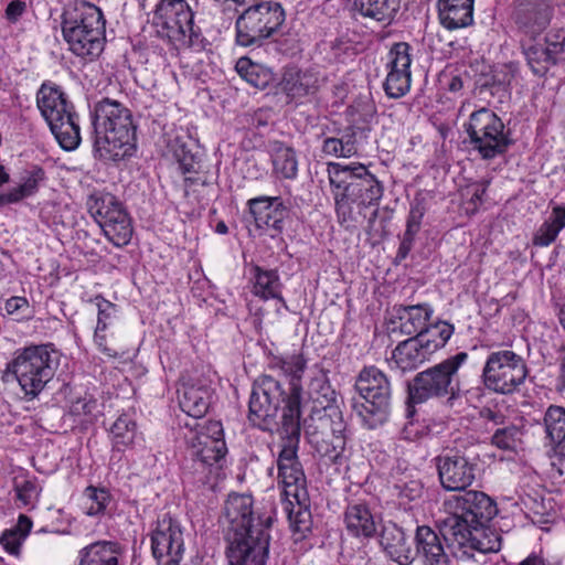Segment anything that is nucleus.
<instances>
[{
	"label": "nucleus",
	"instance_id": "6ab92c4d",
	"mask_svg": "<svg viewBox=\"0 0 565 565\" xmlns=\"http://www.w3.org/2000/svg\"><path fill=\"white\" fill-rule=\"evenodd\" d=\"M412 47L406 42L393 44L386 63L384 90L390 98H401L411 89L412 83Z\"/></svg>",
	"mask_w": 565,
	"mask_h": 565
},
{
	"label": "nucleus",
	"instance_id": "79ce46f5",
	"mask_svg": "<svg viewBox=\"0 0 565 565\" xmlns=\"http://www.w3.org/2000/svg\"><path fill=\"white\" fill-rule=\"evenodd\" d=\"M236 71L243 79L259 89L266 88L273 81V73L268 67L254 63L248 57L237 61Z\"/></svg>",
	"mask_w": 565,
	"mask_h": 565
},
{
	"label": "nucleus",
	"instance_id": "423d86ee",
	"mask_svg": "<svg viewBox=\"0 0 565 565\" xmlns=\"http://www.w3.org/2000/svg\"><path fill=\"white\" fill-rule=\"evenodd\" d=\"M105 26L102 10L84 0L68 4L62 14V33L70 50L90 61L104 51Z\"/></svg>",
	"mask_w": 565,
	"mask_h": 565
},
{
	"label": "nucleus",
	"instance_id": "680f3d73",
	"mask_svg": "<svg viewBox=\"0 0 565 565\" xmlns=\"http://www.w3.org/2000/svg\"><path fill=\"white\" fill-rule=\"evenodd\" d=\"M26 4L21 0L11 1L6 9V18L11 22L15 23L25 12Z\"/></svg>",
	"mask_w": 565,
	"mask_h": 565
},
{
	"label": "nucleus",
	"instance_id": "6e6552de",
	"mask_svg": "<svg viewBox=\"0 0 565 565\" xmlns=\"http://www.w3.org/2000/svg\"><path fill=\"white\" fill-rule=\"evenodd\" d=\"M156 34L177 50L201 51L204 36L194 25V12L186 0H160L150 19Z\"/></svg>",
	"mask_w": 565,
	"mask_h": 565
},
{
	"label": "nucleus",
	"instance_id": "de8ad7c7",
	"mask_svg": "<svg viewBox=\"0 0 565 565\" xmlns=\"http://www.w3.org/2000/svg\"><path fill=\"white\" fill-rule=\"evenodd\" d=\"M90 302H93L97 308L96 328H99V330H107L117 319V306L105 299L102 295H97L92 298Z\"/></svg>",
	"mask_w": 565,
	"mask_h": 565
},
{
	"label": "nucleus",
	"instance_id": "72a5a7b5",
	"mask_svg": "<svg viewBox=\"0 0 565 565\" xmlns=\"http://www.w3.org/2000/svg\"><path fill=\"white\" fill-rule=\"evenodd\" d=\"M429 359L423 344L412 337L401 342L392 352V362L402 372L412 371Z\"/></svg>",
	"mask_w": 565,
	"mask_h": 565
},
{
	"label": "nucleus",
	"instance_id": "a19ab883",
	"mask_svg": "<svg viewBox=\"0 0 565 565\" xmlns=\"http://www.w3.org/2000/svg\"><path fill=\"white\" fill-rule=\"evenodd\" d=\"M273 172L279 179H296L298 159L296 151L288 146L277 143L271 152Z\"/></svg>",
	"mask_w": 565,
	"mask_h": 565
},
{
	"label": "nucleus",
	"instance_id": "f257e3e1",
	"mask_svg": "<svg viewBox=\"0 0 565 565\" xmlns=\"http://www.w3.org/2000/svg\"><path fill=\"white\" fill-rule=\"evenodd\" d=\"M300 356L305 361V366L297 377L298 385L302 390L300 379L305 372L307 361L300 353L290 355L273 356L269 362V367L278 371L285 376L289 377L288 392L281 388L280 383L270 375L259 376L253 385L252 394L248 403V420L255 427L264 430L271 431L277 427V412L280 403L286 406V398L290 394L291 375L285 373L282 370L273 366L275 359H289ZM302 403L311 404V413L319 415V418L334 419V411L341 412L337 405V393L332 388L327 372L318 365L311 367L307 375L305 393L300 391V406Z\"/></svg>",
	"mask_w": 565,
	"mask_h": 565
},
{
	"label": "nucleus",
	"instance_id": "58836bf2",
	"mask_svg": "<svg viewBox=\"0 0 565 565\" xmlns=\"http://www.w3.org/2000/svg\"><path fill=\"white\" fill-rule=\"evenodd\" d=\"M565 227V206L556 205L550 216L537 228L533 236V244L540 247L551 245L557 238L559 232Z\"/></svg>",
	"mask_w": 565,
	"mask_h": 565
},
{
	"label": "nucleus",
	"instance_id": "9b49d317",
	"mask_svg": "<svg viewBox=\"0 0 565 565\" xmlns=\"http://www.w3.org/2000/svg\"><path fill=\"white\" fill-rule=\"evenodd\" d=\"M529 375L524 358L512 350L490 352L484 361L481 381L493 393L510 395L519 392Z\"/></svg>",
	"mask_w": 565,
	"mask_h": 565
},
{
	"label": "nucleus",
	"instance_id": "a18cd8bd",
	"mask_svg": "<svg viewBox=\"0 0 565 565\" xmlns=\"http://www.w3.org/2000/svg\"><path fill=\"white\" fill-rule=\"evenodd\" d=\"M70 412L82 422L90 423L103 414V405L93 394L86 393L72 403Z\"/></svg>",
	"mask_w": 565,
	"mask_h": 565
},
{
	"label": "nucleus",
	"instance_id": "20e7f679",
	"mask_svg": "<svg viewBox=\"0 0 565 565\" xmlns=\"http://www.w3.org/2000/svg\"><path fill=\"white\" fill-rule=\"evenodd\" d=\"M268 520L254 518L253 498L232 493L224 505L230 565H265L269 547Z\"/></svg>",
	"mask_w": 565,
	"mask_h": 565
},
{
	"label": "nucleus",
	"instance_id": "13d9d810",
	"mask_svg": "<svg viewBox=\"0 0 565 565\" xmlns=\"http://www.w3.org/2000/svg\"><path fill=\"white\" fill-rule=\"evenodd\" d=\"M425 214V207L422 203L416 202L412 204L409 215L407 218L406 231L408 235H416L420 228L422 220Z\"/></svg>",
	"mask_w": 565,
	"mask_h": 565
},
{
	"label": "nucleus",
	"instance_id": "a878e982",
	"mask_svg": "<svg viewBox=\"0 0 565 565\" xmlns=\"http://www.w3.org/2000/svg\"><path fill=\"white\" fill-rule=\"evenodd\" d=\"M440 530L437 532L428 525H419L415 532V556L423 559V565H449L448 555L441 541Z\"/></svg>",
	"mask_w": 565,
	"mask_h": 565
},
{
	"label": "nucleus",
	"instance_id": "774afa93",
	"mask_svg": "<svg viewBox=\"0 0 565 565\" xmlns=\"http://www.w3.org/2000/svg\"><path fill=\"white\" fill-rule=\"evenodd\" d=\"M558 388L565 390V348L559 350V376H558Z\"/></svg>",
	"mask_w": 565,
	"mask_h": 565
},
{
	"label": "nucleus",
	"instance_id": "c03bdc74",
	"mask_svg": "<svg viewBox=\"0 0 565 565\" xmlns=\"http://www.w3.org/2000/svg\"><path fill=\"white\" fill-rule=\"evenodd\" d=\"M524 436L523 427L511 424L494 429L491 443L502 450H514L521 444Z\"/></svg>",
	"mask_w": 565,
	"mask_h": 565
},
{
	"label": "nucleus",
	"instance_id": "0e129e2a",
	"mask_svg": "<svg viewBox=\"0 0 565 565\" xmlns=\"http://www.w3.org/2000/svg\"><path fill=\"white\" fill-rule=\"evenodd\" d=\"M31 527H32V521L26 515L21 514L18 519L17 526L13 527L12 530H18V533L20 535H23V537L25 539L28 536V534L30 533Z\"/></svg>",
	"mask_w": 565,
	"mask_h": 565
},
{
	"label": "nucleus",
	"instance_id": "473e14b6",
	"mask_svg": "<svg viewBox=\"0 0 565 565\" xmlns=\"http://www.w3.org/2000/svg\"><path fill=\"white\" fill-rule=\"evenodd\" d=\"M344 523L348 532L356 537H371L376 533L375 519L370 508L363 503L347 508Z\"/></svg>",
	"mask_w": 565,
	"mask_h": 565
},
{
	"label": "nucleus",
	"instance_id": "f03ea898",
	"mask_svg": "<svg viewBox=\"0 0 565 565\" xmlns=\"http://www.w3.org/2000/svg\"><path fill=\"white\" fill-rule=\"evenodd\" d=\"M445 505L449 515L440 521L443 539L457 558H471L475 552L497 553L501 539L488 523L497 515V503L484 492L469 490L452 495Z\"/></svg>",
	"mask_w": 565,
	"mask_h": 565
},
{
	"label": "nucleus",
	"instance_id": "2f4dec72",
	"mask_svg": "<svg viewBox=\"0 0 565 565\" xmlns=\"http://www.w3.org/2000/svg\"><path fill=\"white\" fill-rule=\"evenodd\" d=\"M120 545L113 541H96L77 553V565H119Z\"/></svg>",
	"mask_w": 565,
	"mask_h": 565
},
{
	"label": "nucleus",
	"instance_id": "b1692460",
	"mask_svg": "<svg viewBox=\"0 0 565 565\" xmlns=\"http://www.w3.org/2000/svg\"><path fill=\"white\" fill-rule=\"evenodd\" d=\"M249 212L258 228H271L280 233L287 213L279 196H258L248 201Z\"/></svg>",
	"mask_w": 565,
	"mask_h": 565
},
{
	"label": "nucleus",
	"instance_id": "37998d69",
	"mask_svg": "<svg viewBox=\"0 0 565 565\" xmlns=\"http://www.w3.org/2000/svg\"><path fill=\"white\" fill-rule=\"evenodd\" d=\"M110 493L104 488L87 487L83 493V510L88 516L104 514L110 502Z\"/></svg>",
	"mask_w": 565,
	"mask_h": 565
},
{
	"label": "nucleus",
	"instance_id": "412c9836",
	"mask_svg": "<svg viewBox=\"0 0 565 565\" xmlns=\"http://www.w3.org/2000/svg\"><path fill=\"white\" fill-rule=\"evenodd\" d=\"M334 419L319 418V431L310 433V443L320 457L337 462L345 447V423L341 412L333 413Z\"/></svg>",
	"mask_w": 565,
	"mask_h": 565
},
{
	"label": "nucleus",
	"instance_id": "7ed1b4c3",
	"mask_svg": "<svg viewBox=\"0 0 565 565\" xmlns=\"http://www.w3.org/2000/svg\"><path fill=\"white\" fill-rule=\"evenodd\" d=\"M273 366L282 370L291 375L290 394L285 399L282 407L281 423L278 428L281 438V449L277 458L278 481L282 487L286 499L292 504L294 501L300 507H307L308 491L307 480L302 465L298 458L300 441V386L297 377L305 366L300 356L289 359H275Z\"/></svg>",
	"mask_w": 565,
	"mask_h": 565
},
{
	"label": "nucleus",
	"instance_id": "69168bd1",
	"mask_svg": "<svg viewBox=\"0 0 565 565\" xmlns=\"http://www.w3.org/2000/svg\"><path fill=\"white\" fill-rule=\"evenodd\" d=\"M305 516H309V513L307 511H298L295 520H292V516L290 515L291 523L295 526L296 531L303 532L309 529L305 520Z\"/></svg>",
	"mask_w": 565,
	"mask_h": 565
},
{
	"label": "nucleus",
	"instance_id": "c85d7f7f",
	"mask_svg": "<svg viewBox=\"0 0 565 565\" xmlns=\"http://www.w3.org/2000/svg\"><path fill=\"white\" fill-rule=\"evenodd\" d=\"M44 170L38 166L25 169L14 186L0 192V209L19 204L35 195L39 191L40 183L44 180Z\"/></svg>",
	"mask_w": 565,
	"mask_h": 565
},
{
	"label": "nucleus",
	"instance_id": "09e8293b",
	"mask_svg": "<svg viewBox=\"0 0 565 565\" xmlns=\"http://www.w3.org/2000/svg\"><path fill=\"white\" fill-rule=\"evenodd\" d=\"M395 495L401 505L418 500L423 494V484L416 479H402L394 484Z\"/></svg>",
	"mask_w": 565,
	"mask_h": 565
},
{
	"label": "nucleus",
	"instance_id": "f704fd0d",
	"mask_svg": "<svg viewBox=\"0 0 565 565\" xmlns=\"http://www.w3.org/2000/svg\"><path fill=\"white\" fill-rule=\"evenodd\" d=\"M211 397L210 388L204 385H184L179 404L189 416L201 418L209 411Z\"/></svg>",
	"mask_w": 565,
	"mask_h": 565
},
{
	"label": "nucleus",
	"instance_id": "603ef678",
	"mask_svg": "<svg viewBox=\"0 0 565 565\" xmlns=\"http://www.w3.org/2000/svg\"><path fill=\"white\" fill-rule=\"evenodd\" d=\"M172 151L178 162V168L183 174L196 172L199 160L184 143L177 145Z\"/></svg>",
	"mask_w": 565,
	"mask_h": 565
},
{
	"label": "nucleus",
	"instance_id": "f8f14e48",
	"mask_svg": "<svg viewBox=\"0 0 565 565\" xmlns=\"http://www.w3.org/2000/svg\"><path fill=\"white\" fill-rule=\"evenodd\" d=\"M355 388L364 399L355 405L364 425L373 429L386 422L392 393L386 374L376 366H365L358 375Z\"/></svg>",
	"mask_w": 565,
	"mask_h": 565
},
{
	"label": "nucleus",
	"instance_id": "aec40b11",
	"mask_svg": "<svg viewBox=\"0 0 565 565\" xmlns=\"http://www.w3.org/2000/svg\"><path fill=\"white\" fill-rule=\"evenodd\" d=\"M522 46L527 65L537 76L545 75L552 65L565 62L564 33H548L543 41Z\"/></svg>",
	"mask_w": 565,
	"mask_h": 565
},
{
	"label": "nucleus",
	"instance_id": "5701e85b",
	"mask_svg": "<svg viewBox=\"0 0 565 565\" xmlns=\"http://www.w3.org/2000/svg\"><path fill=\"white\" fill-rule=\"evenodd\" d=\"M552 8L545 0H515L512 20L518 31L534 39L550 24Z\"/></svg>",
	"mask_w": 565,
	"mask_h": 565
},
{
	"label": "nucleus",
	"instance_id": "0eeeda50",
	"mask_svg": "<svg viewBox=\"0 0 565 565\" xmlns=\"http://www.w3.org/2000/svg\"><path fill=\"white\" fill-rule=\"evenodd\" d=\"M58 364L60 353L51 344L29 345L14 351L6 375L13 376L24 394L34 398L54 377Z\"/></svg>",
	"mask_w": 565,
	"mask_h": 565
},
{
	"label": "nucleus",
	"instance_id": "a211bd4d",
	"mask_svg": "<svg viewBox=\"0 0 565 565\" xmlns=\"http://www.w3.org/2000/svg\"><path fill=\"white\" fill-rule=\"evenodd\" d=\"M192 456L204 465L218 462L226 454L223 425L218 420L199 424L189 438Z\"/></svg>",
	"mask_w": 565,
	"mask_h": 565
},
{
	"label": "nucleus",
	"instance_id": "338daca9",
	"mask_svg": "<svg viewBox=\"0 0 565 565\" xmlns=\"http://www.w3.org/2000/svg\"><path fill=\"white\" fill-rule=\"evenodd\" d=\"M415 235H408V231H405L401 246H399V254L405 257L408 252L412 249L413 242H414Z\"/></svg>",
	"mask_w": 565,
	"mask_h": 565
},
{
	"label": "nucleus",
	"instance_id": "8fccbe9b",
	"mask_svg": "<svg viewBox=\"0 0 565 565\" xmlns=\"http://www.w3.org/2000/svg\"><path fill=\"white\" fill-rule=\"evenodd\" d=\"M7 315L14 317L17 321H29L33 319L34 311L25 297L12 296L4 302Z\"/></svg>",
	"mask_w": 565,
	"mask_h": 565
},
{
	"label": "nucleus",
	"instance_id": "3c124183",
	"mask_svg": "<svg viewBox=\"0 0 565 565\" xmlns=\"http://www.w3.org/2000/svg\"><path fill=\"white\" fill-rule=\"evenodd\" d=\"M332 192L334 196L335 212L340 224L351 222L353 220L352 203H356V201H353L352 196H349V193L344 191V189L332 188Z\"/></svg>",
	"mask_w": 565,
	"mask_h": 565
},
{
	"label": "nucleus",
	"instance_id": "bf43d9fd",
	"mask_svg": "<svg viewBox=\"0 0 565 565\" xmlns=\"http://www.w3.org/2000/svg\"><path fill=\"white\" fill-rule=\"evenodd\" d=\"M106 331L107 330H99V328H95L94 343L97 347V349L109 358H117L119 356L118 351L107 344Z\"/></svg>",
	"mask_w": 565,
	"mask_h": 565
},
{
	"label": "nucleus",
	"instance_id": "c9c22d12",
	"mask_svg": "<svg viewBox=\"0 0 565 565\" xmlns=\"http://www.w3.org/2000/svg\"><path fill=\"white\" fill-rule=\"evenodd\" d=\"M401 331L407 335L419 334L428 326L434 309L428 303L405 306L398 309Z\"/></svg>",
	"mask_w": 565,
	"mask_h": 565
},
{
	"label": "nucleus",
	"instance_id": "49530a36",
	"mask_svg": "<svg viewBox=\"0 0 565 565\" xmlns=\"http://www.w3.org/2000/svg\"><path fill=\"white\" fill-rule=\"evenodd\" d=\"M321 150L327 156L350 158L356 153L355 138L353 135H343L341 138L328 137L323 140Z\"/></svg>",
	"mask_w": 565,
	"mask_h": 565
},
{
	"label": "nucleus",
	"instance_id": "c756f323",
	"mask_svg": "<svg viewBox=\"0 0 565 565\" xmlns=\"http://www.w3.org/2000/svg\"><path fill=\"white\" fill-rule=\"evenodd\" d=\"M252 294L263 300H278L287 310L288 306L282 297V282L276 269H265L260 266H253L250 269Z\"/></svg>",
	"mask_w": 565,
	"mask_h": 565
},
{
	"label": "nucleus",
	"instance_id": "ea45409f",
	"mask_svg": "<svg viewBox=\"0 0 565 565\" xmlns=\"http://www.w3.org/2000/svg\"><path fill=\"white\" fill-rule=\"evenodd\" d=\"M452 333V324L446 321H438L434 324H428L425 330L415 335V338L423 344L426 353L430 356L437 350L446 345Z\"/></svg>",
	"mask_w": 565,
	"mask_h": 565
},
{
	"label": "nucleus",
	"instance_id": "4c0bfd02",
	"mask_svg": "<svg viewBox=\"0 0 565 565\" xmlns=\"http://www.w3.org/2000/svg\"><path fill=\"white\" fill-rule=\"evenodd\" d=\"M138 437L137 423L131 415L126 413L119 415L109 428L113 448L118 451L132 447Z\"/></svg>",
	"mask_w": 565,
	"mask_h": 565
},
{
	"label": "nucleus",
	"instance_id": "39448f33",
	"mask_svg": "<svg viewBox=\"0 0 565 565\" xmlns=\"http://www.w3.org/2000/svg\"><path fill=\"white\" fill-rule=\"evenodd\" d=\"M93 125L95 151L100 159L118 161L132 154L136 126L130 109L125 105L103 98L94 106Z\"/></svg>",
	"mask_w": 565,
	"mask_h": 565
},
{
	"label": "nucleus",
	"instance_id": "4be33fe9",
	"mask_svg": "<svg viewBox=\"0 0 565 565\" xmlns=\"http://www.w3.org/2000/svg\"><path fill=\"white\" fill-rule=\"evenodd\" d=\"M441 487L447 491H462L476 479L477 466L458 452H448L436 458Z\"/></svg>",
	"mask_w": 565,
	"mask_h": 565
},
{
	"label": "nucleus",
	"instance_id": "e2e57ef3",
	"mask_svg": "<svg viewBox=\"0 0 565 565\" xmlns=\"http://www.w3.org/2000/svg\"><path fill=\"white\" fill-rule=\"evenodd\" d=\"M481 417L487 425L492 424L497 428L505 426V416L500 411L484 408L481 412Z\"/></svg>",
	"mask_w": 565,
	"mask_h": 565
},
{
	"label": "nucleus",
	"instance_id": "6e6d98bb",
	"mask_svg": "<svg viewBox=\"0 0 565 565\" xmlns=\"http://www.w3.org/2000/svg\"><path fill=\"white\" fill-rule=\"evenodd\" d=\"M15 492L18 500L23 505H30L35 502L39 497V489L35 482L31 480H23L15 484Z\"/></svg>",
	"mask_w": 565,
	"mask_h": 565
},
{
	"label": "nucleus",
	"instance_id": "ddd939ff",
	"mask_svg": "<svg viewBox=\"0 0 565 565\" xmlns=\"http://www.w3.org/2000/svg\"><path fill=\"white\" fill-rule=\"evenodd\" d=\"M327 171L332 188L344 189L363 206L377 204L383 196V185L362 163L330 162Z\"/></svg>",
	"mask_w": 565,
	"mask_h": 565
},
{
	"label": "nucleus",
	"instance_id": "cd10ccee",
	"mask_svg": "<svg viewBox=\"0 0 565 565\" xmlns=\"http://www.w3.org/2000/svg\"><path fill=\"white\" fill-rule=\"evenodd\" d=\"M475 0H438L440 24L447 30L467 28L473 23Z\"/></svg>",
	"mask_w": 565,
	"mask_h": 565
},
{
	"label": "nucleus",
	"instance_id": "393cba45",
	"mask_svg": "<svg viewBox=\"0 0 565 565\" xmlns=\"http://www.w3.org/2000/svg\"><path fill=\"white\" fill-rule=\"evenodd\" d=\"M401 8V0H354L353 11L356 20L377 26L391 25Z\"/></svg>",
	"mask_w": 565,
	"mask_h": 565
},
{
	"label": "nucleus",
	"instance_id": "e433bc0d",
	"mask_svg": "<svg viewBox=\"0 0 565 565\" xmlns=\"http://www.w3.org/2000/svg\"><path fill=\"white\" fill-rule=\"evenodd\" d=\"M546 438L554 446L555 452L565 459V408L550 406L543 418Z\"/></svg>",
	"mask_w": 565,
	"mask_h": 565
},
{
	"label": "nucleus",
	"instance_id": "1a4fd4ad",
	"mask_svg": "<svg viewBox=\"0 0 565 565\" xmlns=\"http://www.w3.org/2000/svg\"><path fill=\"white\" fill-rule=\"evenodd\" d=\"M36 106L58 145L67 151L81 143L79 116L62 88L45 82L36 93Z\"/></svg>",
	"mask_w": 565,
	"mask_h": 565
},
{
	"label": "nucleus",
	"instance_id": "bb28decb",
	"mask_svg": "<svg viewBox=\"0 0 565 565\" xmlns=\"http://www.w3.org/2000/svg\"><path fill=\"white\" fill-rule=\"evenodd\" d=\"M380 544L385 554L399 565H411L415 561V553L405 532L396 524L383 527Z\"/></svg>",
	"mask_w": 565,
	"mask_h": 565
},
{
	"label": "nucleus",
	"instance_id": "052dcab7",
	"mask_svg": "<svg viewBox=\"0 0 565 565\" xmlns=\"http://www.w3.org/2000/svg\"><path fill=\"white\" fill-rule=\"evenodd\" d=\"M518 565H561V561L556 557L546 556L540 551L532 552Z\"/></svg>",
	"mask_w": 565,
	"mask_h": 565
},
{
	"label": "nucleus",
	"instance_id": "dca6fc26",
	"mask_svg": "<svg viewBox=\"0 0 565 565\" xmlns=\"http://www.w3.org/2000/svg\"><path fill=\"white\" fill-rule=\"evenodd\" d=\"M470 142L482 159H493L505 152L509 146L504 124L488 108L473 111L465 125Z\"/></svg>",
	"mask_w": 565,
	"mask_h": 565
},
{
	"label": "nucleus",
	"instance_id": "864d4df0",
	"mask_svg": "<svg viewBox=\"0 0 565 565\" xmlns=\"http://www.w3.org/2000/svg\"><path fill=\"white\" fill-rule=\"evenodd\" d=\"M172 151L178 162V168L183 174L196 172L199 160L184 143L177 145Z\"/></svg>",
	"mask_w": 565,
	"mask_h": 565
},
{
	"label": "nucleus",
	"instance_id": "4468645a",
	"mask_svg": "<svg viewBox=\"0 0 565 565\" xmlns=\"http://www.w3.org/2000/svg\"><path fill=\"white\" fill-rule=\"evenodd\" d=\"M87 210L115 246L129 244L132 237L131 218L118 199L107 192H94L86 202Z\"/></svg>",
	"mask_w": 565,
	"mask_h": 565
},
{
	"label": "nucleus",
	"instance_id": "5fc2aeb1",
	"mask_svg": "<svg viewBox=\"0 0 565 565\" xmlns=\"http://www.w3.org/2000/svg\"><path fill=\"white\" fill-rule=\"evenodd\" d=\"M487 185L483 183H473L467 186L463 191L466 211L468 213H476L479 206L483 203Z\"/></svg>",
	"mask_w": 565,
	"mask_h": 565
},
{
	"label": "nucleus",
	"instance_id": "7c9ffc66",
	"mask_svg": "<svg viewBox=\"0 0 565 565\" xmlns=\"http://www.w3.org/2000/svg\"><path fill=\"white\" fill-rule=\"evenodd\" d=\"M319 86L320 77L313 70L287 68L281 81L282 90L291 98L312 95Z\"/></svg>",
	"mask_w": 565,
	"mask_h": 565
},
{
	"label": "nucleus",
	"instance_id": "9d476101",
	"mask_svg": "<svg viewBox=\"0 0 565 565\" xmlns=\"http://www.w3.org/2000/svg\"><path fill=\"white\" fill-rule=\"evenodd\" d=\"M285 18V10L277 1L249 4L236 20V43L244 47L260 46L278 32Z\"/></svg>",
	"mask_w": 565,
	"mask_h": 565
},
{
	"label": "nucleus",
	"instance_id": "2eb2a0df",
	"mask_svg": "<svg viewBox=\"0 0 565 565\" xmlns=\"http://www.w3.org/2000/svg\"><path fill=\"white\" fill-rule=\"evenodd\" d=\"M468 354L459 352L441 363L418 373L409 387V399L423 403L431 397L455 395L459 390L457 372L467 361Z\"/></svg>",
	"mask_w": 565,
	"mask_h": 565
},
{
	"label": "nucleus",
	"instance_id": "f3484780",
	"mask_svg": "<svg viewBox=\"0 0 565 565\" xmlns=\"http://www.w3.org/2000/svg\"><path fill=\"white\" fill-rule=\"evenodd\" d=\"M151 551L160 565H179L184 554V534L181 523L164 513L151 531Z\"/></svg>",
	"mask_w": 565,
	"mask_h": 565
},
{
	"label": "nucleus",
	"instance_id": "4d7b16f0",
	"mask_svg": "<svg viewBox=\"0 0 565 565\" xmlns=\"http://www.w3.org/2000/svg\"><path fill=\"white\" fill-rule=\"evenodd\" d=\"M23 540V535H20L18 530L11 529L1 535L0 543L3 545L8 553L11 555H18Z\"/></svg>",
	"mask_w": 565,
	"mask_h": 565
}]
</instances>
